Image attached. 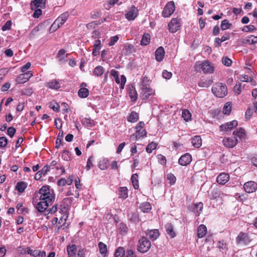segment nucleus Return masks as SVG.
Listing matches in <instances>:
<instances>
[{
	"label": "nucleus",
	"mask_w": 257,
	"mask_h": 257,
	"mask_svg": "<svg viewBox=\"0 0 257 257\" xmlns=\"http://www.w3.org/2000/svg\"><path fill=\"white\" fill-rule=\"evenodd\" d=\"M157 146V144L152 142L148 145V146L146 147V151L148 153H151L152 152V151L155 150Z\"/></svg>",
	"instance_id": "obj_49"
},
{
	"label": "nucleus",
	"mask_w": 257,
	"mask_h": 257,
	"mask_svg": "<svg viewBox=\"0 0 257 257\" xmlns=\"http://www.w3.org/2000/svg\"><path fill=\"white\" fill-rule=\"evenodd\" d=\"M233 134L235 136H237L240 139L243 138L245 136V131L242 128L236 129L233 132Z\"/></svg>",
	"instance_id": "obj_39"
},
{
	"label": "nucleus",
	"mask_w": 257,
	"mask_h": 257,
	"mask_svg": "<svg viewBox=\"0 0 257 257\" xmlns=\"http://www.w3.org/2000/svg\"><path fill=\"white\" fill-rule=\"evenodd\" d=\"M231 111V103L230 102H226L224 107L223 112L225 114L228 115Z\"/></svg>",
	"instance_id": "obj_44"
},
{
	"label": "nucleus",
	"mask_w": 257,
	"mask_h": 257,
	"mask_svg": "<svg viewBox=\"0 0 257 257\" xmlns=\"http://www.w3.org/2000/svg\"><path fill=\"white\" fill-rule=\"evenodd\" d=\"M207 232V228L203 224L200 225L198 228V236L199 238L204 237Z\"/></svg>",
	"instance_id": "obj_30"
},
{
	"label": "nucleus",
	"mask_w": 257,
	"mask_h": 257,
	"mask_svg": "<svg viewBox=\"0 0 257 257\" xmlns=\"http://www.w3.org/2000/svg\"><path fill=\"white\" fill-rule=\"evenodd\" d=\"M33 93V89L31 87L25 88L22 90V94L28 96L31 95Z\"/></svg>",
	"instance_id": "obj_57"
},
{
	"label": "nucleus",
	"mask_w": 257,
	"mask_h": 257,
	"mask_svg": "<svg viewBox=\"0 0 257 257\" xmlns=\"http://www.w3.org/2000/svg\"><path fill=\"white\" fill-rule=\"evenodd\" d=\"M159 235V231L158 229H148L146 231L147 236L152 240H156Z\"/></svg>",
	"instance_id": "obj_16"
},
{
	"label": "nucleus",
	"mask_w": 257,
	"mask_h": 257,
	"mask_svg": "<svg viewBox=\"0 0 257 257\" xmlns=\"http://www.w3.org/2000/svg\"><path fill=\"white\" fill-rule=\"evenodd\" d=\"M138 177L137 174H133L131 177L132 182L135 189H138L139 187Z\"/></svg>",
	"instance_id": "obj_40"
},
{
	"label": "nucleus",
	"mask_w": 257,
	"mask_h": 257,
	"mask_svg": "<svg viewBox=\"0 0 257 257\" xmlns=\"http://www.w3.org/2000/svg\"><path fill=\"white\" fill-rule=\"evenodd\" d=\"M63 138V132L60 131L58 135L57 140L56 141V148H59L61 145H63L62 141Z\"/></svg>",
	"instance_id": "obj_38"
},
{
	"label": "nucleus",
	"mask_w": 257,
	"mask_h": 257,
	"mask_svg": "<svg viewBox=\"0 0 257 257\" xmlns=\"http://www.w3.org/2000/svg\"><path fill=\"white\" fill-rule=\"evenodd\" d=\"M68 13L67 12L61 14L54 22V26L57 25V27H60L67 20Z\"/></svg>",
	"instance_id": "obj_15"
},
{
	"label": "nucleus",
	"mask_w": 257,
	"mask_h": 257,
	"mask_svg": "<svg viewBox=\"0 0 257 257\" xmlns=\"http://www.w3.org/2000/svg\"><path fill=\"white\" fill-rule=\"evenodd\" d=\"M244 44H254L257 43V37L251 35L247 39L243 40Z\"/></svg>",
	"instance_id": "obj_36"
},
{
	"label": "nucleus",
	"mask_w": 257,
	"mask_h": 257,
	"mask_svg": "<svg viewBox=\"0 0 257 257\" xmlns=\"http://www.w3.org/2000/svg\"><path fill=\"white\" fill-rule=\"evenodd\" d=\"M65 51L64 49H61L59 51L57 57L60 58V60H63L65 58Z\"/></svg>",
	"instance_id": "obj_61"
},
{
	"label": "nucleus",
	"mask_w": 257,
	"mask_h": 257,
	"mask_svg": "<svg viewBox=\"0 0 257 257\" xmlns=\"http://www.w3.org/2000/svg\"><path fill=\"white\" fill-rule=\"evenodd\" d=\"M118 40V37L117 36H114L111 37L110 39V41L109 42V45L110 46H113L115 44V43L117 42Z\"/></svg>",
	"instance_id": "obj_59"
},
{
	"label": "nucleus",
	"mask_w": 257,
	"mask_h": 257,
	"mask_svg": "<svg viewBox=\"0 0 257 257\" xmlns=\"http://www.w3.org/2000/svg\"><path fill=\"white\" fill-rule=\"evenodd\" d=\"M54 201L48 200L47 199L44 200H40V202L36 205V207L39 212H43L45 211L47 207L50 205H51Z\"/></svg>",
	"instance_id": "obj_8"
},
{
	"label": "nucleus",
	"mask_w": 257,
	"mask_h": 257,
	"mask_svg": "<svg viewBox=\"0 0 257 257\" xmlns=\"http://www.w3.org/2000/svg\"><path fill=\"white\" fill-rule=\"evenodd\" d=\"M126 257H137L135 252L132 249L127 250L126 252Z\"/></svg>",
	"instance_id": "obj_64"
},
{
	"label": "nucleus",
	"mask_w": 257,
	"mask_h": 257,
	"mask_svg": "<svg viewBox=\"0 0 257 257\" xmlns=\"http://www.w3.org/2000/svg\"><path fill=\"white\" fill-rule=\"evenodd\" d=\"M140 209L143 212H148L151 209V205L147 202H143L141 204Z\"/></svg>",
	"instance_id": "obj_33"
},
{
	"label": "nucleus",
	"mask_w": 257,
	"mask_h": 257,
	"mask_svg": "<svg viewBox=\"0 0 257 257\" xmlns=\"http://www.w3.org/2000/svg\"><path fill=\"white\" fill-rule=\"evenodd\" d=\"M124 54L125 55H130L133 52H135V49L134 46L132 44H127L125 45L124 49Z\"/></svg>",
	"instance_id": "obj_35"
},
{
	"label": "nucleus",
	"mask_w": 257,
	"mask_h": 257,
	"mask_svg": "<svg viewBox=\"0 0 257 257\" xmlns=\"http://www.w3.org/2000/svg\"><path fill=\"white\" fill-rule=\"evenodd\" d=\"M115 257H124V249L122 247H118L115 251Z\"/></svg>",
	"instance_id": "obj_46"
},
{
	"label": "nucleus",
	"mask_w": 257,
	"mask_h": 257,
	"mask_svg": "<svg viewBox=\"0 0 257 257\" xmlns=\"http://www.w3.org/2000/svg\"><path fill=\"white\" fill-rule=\"evenodd\" d=\"M191 143L192 145L196 148H199L202 145V139L199 136H196L192 138Z\"/></svg>",
	"instance_id": "obj_26"
},
{
	"label": "nucleus",
	"mask_w": 257,
	"mask_h": 257,
	"mask_svg": "<svg viewBox=\"0 0 257 257\" xmlns=\"http://www.w3.org/2000/svg\"><path fill=\"white\" fill-rule=\"evenodd\" d=\"M62 159L65 161H69L70 160V154L67 150L63 151L62 156Z\"/></svg>",
	"instance_id": "obj_52"
},
{
	"label": "nucleus",
	"mask_w": 257,
	"mask_h": 257,
	"mask_svg": "<svg viewBox=\"0 0 257 257\" xmlns=\"http://www.w3.org/2000/svg\"><path fill=\"white\" fill-rule=\"evenodd\" d=\"M46 0H34L31 2L32 9H37L39 7L44 8L45 6Z\"/></svg>",
	"instance_id": "obj_24"
},
{
	"label": "nucleus",
	"mask_w": 257,
	"mask_h": 257,
	"mask_svg": "<svg viewBox=\"0 0 257 257\" xmlns=\"http://www.w3.org/2000/svg\"><path fill=\"white\" fill-rule=\"evenodd\" d=\"M203 208V204L202 202H198L194 204L193 208V212L195 214V216H199L201 213Z\"/></svg>",
	"instance_id": "obj_25"
},
{
	"label": "nucleus",
	"mask_w": 257,
	"mask_h": 257,
	"mask_svg": "<svg viewBox=\"0 0 257 257\" xmlns=\"http://www.w3.org/2000/svg\"><path fill=\"white\" fill-rule=\"evenodd\" d=\"M32 76L33 74L31 71L23 73L18 75L16 79V82L18 84L24 83L28 81Z\"/></svg>",
	"instance_id": "obj_10"
},
{
	"label": "nucleus",
	"mask_w": 257,
	"mask_h": 257,
	"mask_svg": "<svg viewBox=\"0 0 257 257\" xmlns=\"http://www.w3.org/2000/svg\"><path fill=\"white\" fill-rule=\"evenodd\" d=\"M151 246L150 241L146 237L143 236L138 241L137 249L139 252L145 253L149 250Z\"/></svg>",
	"instance_id": "obj_4"
},
{
	"label": "nucleus",
	"mask_w": 257,
	"mask_h": 257,
	"mask_svg": "<svg viewBox=\"0 0 257 257\" xmlns=\"http://www.w3.org/2000/svg\"><path fill=\"white\" fill-rule=\"evenodd\" d=\"M128 93L130 97L133 101H136L137 99V92L134 85L130 84L128 86Z\"/></svg>",
	"instance_id": "obj_20"
},
{
	"label": "nucleus",
	"mask_w": 257,
	"mask_h": 257,
	"mask_svg": "<svg viewBox=\"0 0 257 257\" xmlns=\"http://www.w3.org/2000/svg\"><path fill=\"white\" fill-rule=\"evenodd\" d=\"M150 42V35L149 34H145L142 37L141 41V44L142 45L146 46L148 45Z\"/></svg>",
	"instance_id": "obj_41"
},
{
	"label": "nucleus",
	"mask_w": 257,
	"mask_h": 257,
	"mask_svg": "<svg viewBox=\"0 0 257 257\" xmlns=\"http://www.w3.org/2000/svg\"><path fill=\"white\" fill-rule=\"evenodd\" d=\"M222 63L226 66H230L232 64V60L227 57H223L222 59Z\"/></svg>",
	"instance_id": "obj_55"
},
{
	"label": "nucleus",
	"mask_w": 257,
	"mask_h": 257,
	"mask_svg": "<svg viewBox=\"0 0 257 257\" xmlns=\"http://www.w3.org/2000/svg\"><path fill=\"white\" fill-rule=\"evenodd\" d=\"M236 241L237 243H244L246 244L249 242V239L247 235L243 232H240L236 238Z\"/></svg>",
	"instance_id": "obj_22"
},
{
	"label": "nucleus",
	"mask_w": 257,
	"mask_h": 257,
	"mask_svg": "<svg viewBox=\"0 0 257 257\" xmlns=\"http://www.w3.org/2000/svg\"><path fill=\"white\" fill-rule=\"evenodd\" d=\"M192 161V156L188 153L182 155L179 159V164L183 166L189 165Z\"/></svg>",
	"instance_id": "obj_13"
},
{
	"label": "nucleus",
	"mask_w": 257,
	"mask_h": 257,
	"mask_svg": "<svg viewBox=\"0 0 257 257\" xmlns=\"http://www.w3.org/2000/svg\"><path fill=\"white\" fill-rule=\"evenodd\" d=\"M229 179V176L228 174L221 173L217 177L216 181L219 184L224 185L228 181Z\"/></svg>",
	"instance_id": "obj_19"
},
{
	"label": "nucleus",
	"mask_w": 257,
	"mask_h": 257,
	"mask_svg": "<svg viewBox=\"0 0 257 257\" xmlns=\"http://www.w3.org/2000/svg\"><path fill=\"white\" fill-rule=\"evenodd\" d=\"M27 185L26 183L24 182H19L16 185V189L19 191V192L23 193L27 188Z\"/></svg>",
	"instance_id": "obj_34"
},
{
	"label": "nucleus",
	"mask_w": 257,
	"mask_h": 257,
	"mask_svg": "<svg viewBox=\"0 0 257 257\" xmlns=\"http://www.w3.org/2000/svg\"><path fill=\"white\" fill-rule=\"evenodd\" d=\"M165 50L163 47H159L155 52V58L158 62H161L164 57Z\"/></svg>",
	"instance_id": "obj_17"
},
{
	"label": "nucleus",
	"mask_w": 257,
	"mask_h": 257,
	"mask_svg": "<svg viewBox=\"0 0 257 257\" xmlns=\"http://www.w3.org/2000/svg\"><path fill=\"white\" fill-rule=\"evenodd\" d=\"M252 115V110L250 108H248L245 114V118L247 120L249 119L251 115Z\"/></svg>",
	"instance_id": "obj_63"
},
{
	"label": "nucleus",
	"mask_w": 257,
	"mask_h": 257,
	"mask_svg": "<svg viewBox=\"0 0 257 257\" xmlns=\"http://www.w3.org/2000/svg\"><path fill=\"white\" fill-rule=\"evenodd\" d=\"M16 129L11 126L8 128L7 131V134L11 137L13 138L16 133Z\"/></svg>",
	"instance_id": "obj_58"
},
{
	"label": "nucleus",
	"mask_w": 257,
	"mask_h": 257,
	"mask_svg": "<svg viewBox=\"0 0 257 257\" xmlns=\"http://www.w3.org/2000/svg\"><path fill=\"white\" fill-rule=\"evenodd\" d=\"M238 140L235 137L227 138L223 140L222 143L224 146L228 148H233L237 144Z\"/></svg>",
	"instance_id": "obj_14"
},
{
	"label": "nucleus",
	"mask_w": 257,
	"mask_h": 257,
	"mask_svg": "<svg viewBox=\"0 0 257 257\" xmlns=\"http://www.w3.org/2000/svg\"><path fill=\"white\" fill-rule=\"evenodd\" d=\"M212 82L213 81L211 79L206 80L204 81H201L199 82L198 85L201 87H208L212 83Z\"/></svg>",
	"instance_id": "obj_47"
},
{
	"label": "nucleus",
	"mask_w": 257,
	"mask_h": 257,
	"mask_svg": "<svg viewBox=\"0 0 257 257\" xmlns=\"http://www.w3.org/2000/svg\"><path fill=\"white\" fill-rule=\"evenodd\" d=\"M172 73L167 70H164L162 73L163 77L167 79H170L172 77Z\"/></svg>",
	"instance_id": "obj_62"
},
{
	"label": "nucleus",
	"mask_w": 257,
	"mask_h": 257,
	"mask_svg": "<svg viewBox=\"0 0 257 257\" xmlns=\"http://www.w3.org/2000/svg\"><path fill=\"white\" fill-rule=\"evenodd\" d=\"M154 93V90L150 88L149 85L142 84L141 95L143 99H147Z\"/></svg>",
	"instance_id": "obj_7"
},
{
	"label": "nucleus",
	"mask_w": 257,
	"mask_h": 257,
	"mask_svg": "<svg viewBox=\"0 0 257 257\" xmlns=\"http://www.w3.org/2000/svg\"><path fill=\"white\" fill-rule=\"evenodd\" d=\"M12 24V22L11 21H10V20L8 21L5 23V24L2 27V30L3 31H5L7 30H10L11 28Z\"/></svg>",
	"instance_id": "obj_54"
},
{
	"label": "nucleus",
	"mask_w": 257,
	"mask_h": 257,
	"mask_svg": "<svg viewBox=\"0 0 257 257\" xmlns=\"http://www.w3.org/2000/svg\"><path fill=\"white\" fill-rule=\"evenodd\" d=\"M175 10V3L173 1L168 2L162 12V16L165 18H168L174 13Z\"/></svg>",
	"instance_id": "obj_5"
},
{
	"label": "nucleus",
	"mask_w": 257,
	"mask_h": 257,
	"mask_svg": "<svg viewBox=\"0 0 257 257\" xmlns=\"http://www.w3.org/2000/svg\"><path fill=\"white\" fill-rule=\"evenodd\" d=\"M82 123L87 127H91L94 125V121L90 118H84L82 120Z\"/></svg>",
	"instance_id": "obj_48"
},
{
	"label": "nucleus",
	"mask_w": 257,
	"mask_h": 257,
	"mask_svg": "<svg viewBox=\"0 0 257 257\" xmlns=\"http://www.w3.org/2000/svg\"><path fill=\"white\" fill-rule=\"evenodd\" d=\"M139 119V115L138 113L135 111L132 112L127 118L128 121L132 122H136Z\"/></svg>",
	"instance_id": "obj_43"
},
{
	"label": "nucleus",
	"mask_w": 257,
	"mask_h": 257,
	"mask_svg": "<svg viewBox=\"0 0 257 257\" xmlns=\"http://www.w3.org/2000/svg\"><path fill=\"white\" fill-rule=\"evenodd\" d=\"M256 30V28L254 26L251 25L247 26H245L242 29V31L244 32H252L255 31Z\"/></svg>",
	"instance_id": "obj_51"
},
{
	"label": "nucleus",
	"mask_w": 257,
	"mask_h": 257,
	"mask_svg": "<svg viewBox=\"0 0 257 257\" xmlns=\"http://www.w3.org/2000/svg\"><path fill=\"white\" fill-rule=\"evenodd\" d=\"M100 253L105 256L107 253V249L106 245L102 242H99L98 244Z\"/></svg>",
	"instance_id": "obj_31"
},
{
	"label": "nucleus",
	"mask_w": 257,
	"mask_h": 257,
	"mask_svg": "<svg viewBox=\"0 0 257 257\" xmlns=\"http://www.w3.org/2000/svg\"><path fill=\"white\" fill-rule=\"evenodd\" d=\"M165 228L167 234L171 238H174L176 236V233L174 230L173 225L171 223H169L166 224Z\"/></svg>",
	"instance_id": "obj_27"
},
{
	"label": "nucleus",
	"mask_w": 257,
	"mask_h": 257,
	"mask_svg": "<svg viewBox=\"0 0 257 257\" xmlns=\"http://www.w3.org/2000/svg\"><path fill=\"white\" fill-rule=\"evenodd\" d=\"M46 86L49 88L53 89H58L60 87V84L59 81L56 79L52 80L48 82Z\"/></svg>",
	"instance_id": "obj_28"
},
{
	"label": "nucleus",
	"mask_w": 257,
	"mask_h": 257,
	"mask_svg": "<svg viewBox=\"0 0 257 257\" xmlns=\"http://www.w3.org/2000/svg\"><path fill=\"white\" fill-rule=\"evenodd\" d=\"M182 116L185 121H187L190 119L191 115L188 110L184 109L182 111Z\"/></svg>",
	"instance_id": "obj_50"
},
{
	"label": "nucleus",
	"mask_w": 257,
	"mask_h": 257,
	"mask_svg": "<svg viewBox=\"0 0 257 257\" xmlns=\"http://www.w3.org/2000/svg\"><path fill=\"white\" fill-rule=\"evenodd\" d=\"M213 93L218 97L223 98L227 93V89L225 85L221 83H215L212 88Z\"/></svg>",
	"instance_id": "obj_2"
},
{
	"label": "nucleus",
	"mask_w": 257,
	"mask_h": 257,
	"mask_svg": "<svg viewBox=\"0 0 257 257\" xmlns=\"http://www.w3.org/2000/svg\"><path fill=\"white\" fill-rule=\"evenodd\" d=\"M118 192L119 198L124 199L128 197V190L125 187H119Z\"/></svg>",
	"instance_id": "obj_29"
},
{
	"label": "nucleus",
	"mask_w": 257,
	"mask_h": 257,
	"mask_svg": "<svg viewBox=\"0 0 257 257\" xmlns=\"http://www.w3.org/2000/svg\"><path fill=\"white\" fill-rule=\"evenodd\" d=\"M138 13V10L137 8L135 6H132L125 14V18L129 21L134 20L137 17Z\"/></svg>",
	"instance_id": "obj_9"
},
{
	"label": "nucleus",
	"mask_w": 257,
	"mask_h": 257,
	"mask_svg": "<svg viewBox=\"0 0 257 257\" xmlns=\"http://www.w3.org/2000/svg\"><path fill=\"white\" fill-rule=\"evenodd\" d=\"M109 166L108 160L106 159H103L100 161L98 164V167L100 169L102 170H105L107 169Z\"/></svg>",
	"instance_id": "obj_37"
},
{
	"label": "nucleus",
	"mask_w": 257,
	"mask_h": 257,
	"mask_svg": "<svg viewBox=\"0 0 257 257\" xmlns=\"http://www.w3.org/2000/svg\"><path fill=\"white\" fill-rule=\"evenodd\" d=\"M241 85L240 83H237L234 87V91L238 95L241 93Z\"/></svg>",
	"instance_id": "obj_60"
},
{
	"label": "nucleus",
	"mask_w": 257,
	"mask_h": 257,
	"mask_svg": "<svg viewBox=\"0 0 257 257\" xmlns=\"http://www.w3.org/2000/svg\"><path fill=\"white\" fill-rule=\"evenodd\" d=\"M67 252L68 257H76L77 252V246L76 244L68 245L67 246Z\"/></svg>",
	"instance_id": "obj_18"
},
{
	"label": "nucleus",
	"mask_w": 257,
	"mask_h": 257,
	"mask_svg": "<svg viewBox=\"0 0 257 257\" xmlns=\"http://www.w3.org/2000/svg\"><path fill=\"white\" fill-rule=\"evenodd\" d=\"M101 48V41L99 40H96L94 41L92 55L94 56H98L99 54V50Z\"/></svg>",
	"instance_id": "obj_23"
},
{
	"label": "nucleus",
	"mask_w": 257,
	"mask_h": 257,
	"mask_svg": "<svg viewBox=\"0 0 257 257\" xmlns=\"http://www.w3.org/2000/svg\"><path fill=\"white\" fill-rule=\"evenodd\" d=\"M243 187L247 193H253L257 189V183L254 181H248L244 184Z\"/></svg>",
	"instance_id": "obj_11"
},
{
	"label": "nucleus",
	"mask_w": 257,
	"mask_h": 257,
	"mask_svg": "<svg viewBox=\"0 0 257 257\" xmlns=\"http://www.w3.org/2000/svg\"><path fill=\"white\" fill-rule=\"evenodd\" d=\"M104 72L103 67L101 66H98L93 70V74L97 76H101Z\"/></svg>",
	"instance_id": "obj_42"
},
{
	"label": "nucleus",
	"mask_w": 257,
	"mask_h": 257,
	"mask_svg": "<svg viewBox=\"0 0 257 257\" xmlns=\"http://www.w3.org/2000/svg\"><path fill=\"white\" fill-rule=\"evenodd\" d=\"M168 27L170 32L175 33L180 28V21L177 18H173L168 24Z\"/></svg>",
	"instance_id": "obj_6"
},
{
	"label": "nucleus",
	"mask_w": 257,
	"mask_h": 257,
	"mask_svg": "<svg viewBox=\"0 0 257 257\" xmlns=\"http://www.w3.org/2000/svg\"><path fill=\"white\" fill-rule=\"evenodd\" d=\"M8 144V140L5 137H0V147L5 148Z\"/></svg>",
	"instance_id": "obj_53"
},
{
	"label": "nucleus",
	"mask_w": 257,
	"mask_h": 257,
	"mask_svg": "<svg viewBox=\"0 0 257 257\" xmlns=\"http://www.w3.org/2000/svg\"><path fill=\"white\" fill-rule=\"evenodd\" d=\"M231 26V24L228 22V21L226 19L223 20L221 24V29L222 30H226L229 29Z\"/></svg>",
	"instance_id": "obj_45"
},
{
	"label": "nucleus",
	"mask_w": 257,
	"mask_h": 257,
	"mask_svg": "<svg viewBox=\"0 0 257 257\" xmlns=\"http://www.w3.org/2000/svg\"><path fill=\"white\" fill-rule=\"evenodd\" d=\"M238 123L236 120H233L221 124L220 126V131H227L231 130L237 126Z\"/></svg>",
	"instance_id": "obj_12"
},
{
	"label": "nucleus",
	"mask_w": 257,
	"mask_h": 257,
	"mask_svg": "<svg viewBox=\"0 0 257 257\" xmlns=\"http://www.w3.org/2000/svg\"><path fill=\"white\" fill-rule=\"evenodd\" d=\"M83 86H86V84L85 83H82L81 84V88L78 92V95L81 98H86L89 95L88 89L85 87H83Z\"/></svg>",
	"instance_id": "obj_21"
},
{
	"label": "nucleus",
	"mask_w": 257,
	"mask_h": 257,
	"mask_svg": "<svg viewBox=\"0 0 257 257\" xmlns=\"http://www.w3.org/2000/svg\"><path fill=\"white\" fill-rule=\"evenodd\" d=\"M40 194L39 200H44L48 199L50 201H54L55 196L54 194L50 192L49 186H43L39 190L38 193Z\"/></svg>",
	"instance_id": "obj_3"
},
{
	"label": "nucleus",
	"mask_w": 257,
	"mask_h": 257,
	"mask_svg": "<svg viewBox=\"0 0 257 257\" xmlns=\"http://www.w3.org/2000/svg\"><path fill=\"white\" fill-rule=\"evenodd\" d=\"M159 162L162 165H165L166 164V159L165 156L161 154H159L157 156Z\"/></svg>",
	"instance_id": "obj_56"
},
{
	"label": "nucleus",
	"mask_w": 257,
	"mask_h": 257,
	"mask_svg": "<svg viewBox=\"0 0 257 257\" xmlns=\"http://www.w3.org/2000/svg\"><path fill=\"white\" fill-rule=\"evenodd\" d=\"M194 68L195 71L199 72L202 70L204 73H212L214 71L213 66L208 61L197 62Z\"/></svg>",
	"instance_id": "obj_1"
},
{
	"label": "nucleus",
	"mask_w": 257,
	"mask_h": 257,
	"mask_svg": "<svg viewBox=\"0 0 257 257\" xmlns=\"http://www.w3.org/2000/svg\"><path fill=\"white\" fill-rule=\"evenodd\" d=\"M146 135L147 132L145 130H136V134L135 135H132L131 137L133 138V137L135 136L137 139H140V138L146 136Z\"/></svg>",
	"instance_id": "obj_32"
}]
</instances>
